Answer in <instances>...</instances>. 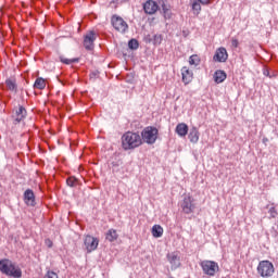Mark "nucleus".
Masks as SVG:
<instances>
[{
  "label": "nucleus",
  "instance_id": "obj_1",
  "mask_svg": "<svg viewBox=\"0 0 278 278\" xmlns=\"http://www.w3.org/2000/svg\"><path fill=\"white\" fill-rule=\"evenodd\" d=\"M142 144V137L138 132L128 131L122 136V147L124 151H131Z\"/></svg>",
  "mask_w": 278,
  "mask_h": 278
},
{
  "label": "nucleus",
  "instance_id": "obj_2",
  "mask_svg": "<svg viewBox=\"0 0 278 278\" xmlns=\"http://www.w3.org/2000/svg\"><path fill=\"white\" fill-rule=\"evenodd\" d=\"M0 270L3 273V275H7L8 277H23V271L21 270V268H16V266L11 263L10 260L0 261Z\"/></svg>",
  "mask_w": 278,
  "mask_h": 278
},
{
  "label": "nucleus",
  "instance_id": "obj_3",
  "mask_svg": "<svg viewBox=\"0 0 278 278\" xmlns=\"http://www.w3.org/2000/svg\"><path fill=\"white\" fill-rule=\"evenodd\" d=\"M157 134H160V131L155 127L148 126L141 131V138L146 144H155Z\"/></svg>",
  "mask_w": 278,
  "mask_h": 278
},
{
  "label": "nucleus",
  "instance_id": "obj_4",
  "mask_svg": "<svg viewBox=\"0 0 278 278\" xmlns=\"http://www.w3.org/2000/svg\"><path fill=\"white\" fill-rule=\"evenodd\" d=\"M257 273L263 278L273 277L275 275V265L270 261H261L257 266Z\"/></svg>",
  "mask_w": 278,
  "mask_h": 278
},
{
  "label": "nucleus",
  "instance_id": "obj_5",
  "mask_svg": "<svg viewBox=\"0 0 278 278\" xmlns=\"http://www.w3.org/2000/svg\"><path fill=\"white\" fill-rule=\"evenodd\" d=\"M200 266L204 275H207V277H214L216 273L220 270L218 263H216L215 261H207V260L202 261L200 263Z\"/></svg>",
  "mask_w": 278,
  "mask_h": 278
},
{
  "label": "nucleus",
  "instance_id": "obj_6",
  "mask_svg": "<svg viewBox=\"0 0 278 278\" xmlns=\"http://www.w3.org/2000/svg\"><path fill=\"white\" fill-rule=\"evenodd\" d=\"M111 23L116 31H119V34H127L129 25L127 24V22H125V20H123V17L113 15L111 18Z\"/></svg>",
  "mask_w": 278,
  "mask_h": 278
},
{
  "label": "nucleus",
  "instance_id": "obj_7",
  "mask_svg": "<svg viewBox=\"0 0 278 278\" xmlns=\"http://www.w3.org/2000/svg\"><path fill=\"white\" fill-rule=\"evenodd\" d=\"M180 207L185 214H192L195 210L194 199L192 197L186 195L180 202Z\"/></svg>",
  "mask_w": 278,
  "mask_h": 278
},
{
  "label": "nucleus",
  "instance_id": "obj_8",
  "mask_svg": "<svg viewBox=\"0 0 278 278\" xmlns=\"http://www.w3.org/2000/svg\"><path fill=\"white\" fill-rule=\"evenodd\" d=\"M94 40H97V33L94 30H90L85 35L84 47L87 51H92L94 49Z\"/></svg>",
  "mask_w": 278,
  "mask_h": 278
},
{
  "label": "nucleus",
  "instance_id": "obj_9",
  "mask_svg": "<svg viewBox=\"0 0 278 278\" xmlns=\"http://www.w3.org/2000/svg\"><path fill=\"white\" fill-rule=\"evenodd\" d=\"M85 247H86L87 253H92V251H97V248L99 247V239L92 236H86Z\"/></svg>",
  "mask_w": 278,
  "mask_h": 278
},
{
  "label": "nucleus",
  "instance_id": "obj_10",
  "mask_svg": "<svg viewBox=\"0 0 278 278\" xmlns=\"http://www.w3.org/2000/svg\"><path fill=\"white\" fill-rule=\"evenodd\" d=\"M159 5L162 8V14L165 20L173 18V11L170 10V3L167 0H159Z\"/></svg>",
  "mask_w": 278,
  "mask_h": 278
},
{
  "label": "nucleus",
  "instance_id": "obj_11",
  "mask_svg": "<svg viewBox=\"0 0 278 278\" xmlns=\"http://www.w3.org/2000/svg\"><path fill=\"white\" fill-rule=\"evenodd\" d=\"M229 59V54L227 53V49L225 47H220L216 50L213 60L214 62H227Z\"/></svg>",
  "mask_w": 278,
  "mask_h": 278
},
{
  "label": "nucleus",
  "instance_id": "obj_12",
  "mask_svg": "<svg viewBox=\"0 0 278 278\" xmlns=\"http://www.w3.org/2000/svg\"><path fill=\"white\" fill-rule=\"evenodd\" d=\"M13 118H14V125H18V123H23V121L27 118V110L25 109V106L20 105L18 109L15 111Z\"/></svg>",
  "mask_w": 278,
  "mask_h": 278
},
{
  "label": "nucleus",
  "instance_id": "obj_13",
  "mask_svg": "<svg viewBox=\"0 0 278 278\" xmlns=\"http://www.w3.org/2000/svg\"><path fill=\"white\" fill-rule=\"evenodd\" d=\"M143 10H144L146 14L153 15V14H155V12H157L160 10V5L157 4V2H155L153 0H148L143 4Z\"/></svg>",
  "mask_w": 278,
  "mask_h": 278
},
{
  "label": "nucleus",
  "instance_id": "obj_14",
  "mask_svg": "<svg viewBox=\"0 0 278 278\" xmlns=\"http://www.w3.org/2000/svg\"><path fill=\"white\" fill-rule=\"evenodd\" d=\"M167 260L169 264L172 265V268L177 269L179 266H181V260L179 258V255H177L176 252H172L167 254Z\"/></svg>",
  "mask_w": 278,
  "mask_h": 278
},
{
  "label": "nucleus",
  "instance_id": "obj_15",
  "mask_svg": "<svg viewBox=\"0 0 278 278\" xmlns=\"http://www.w3.org/2000/svg\"><path fill=\"white\" fill-rule=\"evenodd\" d=\"M24 202L26 203V205H30L31 207L36 205V194H34V190L27 189L24 192Z\"/></svg>",
  "mask_w": 278,
  "mask_h": 278
},
{
  "label": "nucleus",
  "instance_id": "obj_16",
  "mask_svg": "<svg viewBox=\"0 0 278 278\" xmlns=\"http://www.w3.org/2000/svg\"><path fill=\"white\" fill-rule=\"evenodd\" d=\"M181 75H182V81L186 86H188V84H190V81H192V71H190L188 67L184 66L181 68Z\"/></svg>",
  "mask_w": 278,
  "mask_h": 278
},
{
  "label": "nucleus",
  "instance_id": "obj_17",
  "mask_svg": "<svg viewBox=\"0 0 278 278\" xmlns=\"http://www.w3.org/2000/svg\"><path fill=\"white\" fill-rule=\"evenodd\" d=\"M200 136L201 134L199 132V128L193 126L189 131L188 138L190 142H192L193 144H197V142H199Z\"/></svg>",
  "mask_w": 278,
  "mask_h": 278
},
{
  "label": "nucleus",
  "instance_id": "obj_18",
  "mask_svg": "<svg viewBox=\"0 0 278 278\" xmlns=\"http://www.w3.org/2000/svg\"><path fill=\"white\" fill-rule=\"evenodd\" d=\"M175 131L180 138H185V136H188V125L186 123H180L176 126Z\"/></svg>",
  "mask_w": 278,
  "mask_h": 278
},
{
  "label": "nucleus",
  "instance_id": "obj_19",
  "mask_svg": "<svg viewBox=\"0 0 278 278\" xmlns=\"http://www.w3.org/2000/svg\"><path fill=\"white\" fill-rule=\"evenodd\" d=\"M225 79H227V73H225V71L217 70L214 73V81H215V84H223V81H225Z\"/></svg>",
  "mask_w": 278,
  "mask_h": 278
},
{
  "label": "nucleus",
  "instance_id": "obj_20",
  "mask_svg": "<svg viewBox=\"0 0 278 278\" xmlns=\"http://www.w3.org/2000/svg\"><path fill=\"white\" fill-rule=\"evenodd\" d=\"M152 236L153 238H162L164 236V228L160 225H154L152 227Z\"/></svg>",
  "mask_w": 278,
  "mask_h": 278
},
{
  "label": "nucleus",
  "instance_id": "obj_21",
  "mask_svg": "<svg viewBox=\"0 0 278 278\" xmlns=\"http://www.w3.org/2000/svg\"><path fill=\"white\" fill-rule=\"evenodd\" d=\"M105 238L109 242H114L115 240H118V232H116L115 229H109Z\"/></svg>",
  "mask_w": 278,
  "mask_h": 278
},
{
  "label": "nucleus",
  "instance_id": "obj_22",
  "mask_svg": "<svg viewBox=\"0 0 278 278\" xmlns=\"http://www.w3.org/2000/svg\"><path fill=\"white\" fill-rule=\"evenodd\" d=\"M66 185L70 188H77V186H79V179H77L75 176H70L66 179Z\"/></svg>",
  "mask_w": 278,
  "mask_h": 278
},
{
  "label": "nucleus",
  "instance_id": "obj_23",
  "mask_svg": "<svg viewBox=\"0 0 278 278\" xmlns=\"http://www.w3.org/2000/svg\"><path fill=\"white\" fill-rule=\"evenodd\" d=\"M34 88H37L38 90H45L47 88V83L43 78H37L34 84Z\"/></svg>",
  "mask_w": 278,
  "mask_h": 278
},
{
  "label": "nucleus",
  "instance_id": "obj_24",
  "mask_svg": "<svg viewBox=\"0 0 278 278\" xmlns=\"http://www.w3.org/2000/svg\"><path fill=\"white\" fill-rule=\"evenodd\" d=\"M147 40H148V42H153V45H162V35H153L152 38L149 35L147 37Z\"/></svg>",
  "mask_w": 278,
  "mask_h": 278
},
{
  "label": "nucleus",
  "instance_id": "obj_25",
  "mask_svg": "<svg viewBox=\"0 0 278 278\" xmlns=\"http://www.w3.org/2000/svg\"><path fill=\"white\" fill-rule=\"evenodd\" d=\"M189 64L191 66H199V64H201V58H199V55H197V54H192L189 58Z\"/></svg>",
  "mask_w": 278,
  "mask_h": 278
},
{
  "label": "nucleus",
  "instance_id": "obj_26",
  "mask_svg": "<svg viewBox=\"0 0 278 278\" xmlns=\"http://www.w3.org/2000/svg\"><path fill=\"white\" fill-rule=\"evenodd\" d=\"M5 85L8 87L9 90L15 91L16 92V80L9 78L5 80Z\"/></svg>",
  "mask_w": 278,
  "mask_h": 278
},
{
  "label": "nucleus",
  "instance_id": "obj_27",
  "mask_svg": "<svg viewBox=\"0 0 278 278\" xmlns=\"http://www.w3.org/2000/svg\"><path fill=\"white\" fill-rule=\"evenodd\" d=\"M191 8L197 14H201V3L199 0H191Z\"/></svg>",
  "mask_w": 278,
  "mask_h": 278
},
{
  "label": "nucleus",
  "instance_id": "obj_28",
  "mask_svg": "<svg viewBox=\"0 0 278 278\" xmlns=\"http://www.w3.org/2000/svg\"><path fill=\"white\" fill-rule=\"evenodd\" d=\"M60 62H62L63 64H77V62H79V59L78 58L66 59L64 56H60Z\"/></svg>",
  "mask_w": 278,
  "mask_h": 278
},
{
  "label": "nucleus",
  "instance_id": "obj_29",
  "mask_svg": "<svg viewBox=\"0 0 278 278\" xmlns=\"http://www.w3.org/2000/svg\"><path fill=\"white\" fill-rule=\"evenodd\" d=\"M138 47H140V43L138 42V39H130L128 41V48L131 49V51L138 50Z\"/></svg>",
  "mask_w": 278,
  "mask_h": 278
},
{
  "label": "nucleus",
  "instance_id": "obj_30",
  "mask_svg": "<svg viewBox=\"0 0 278 278\" xmlns=\"http://www.w3.org/2000/svg\"><path fill=\"white\" fill-rule=\"evenodd\" d=\"M43 278H60L55 271L48 270Z\"/></svg>",
  "mask_w": 278,
  "mask_h": 278
},
{
  "label": "nucleus",
  "instance_id": "obj_31",
  "mask_svg": "<svg viewBox=\"0 0 278 278\" xmlns=\"http://www.w3.org/2000/svg\"><path fill=\"white\" fill-rule=\"evenodd\" d=\"M268 212H269L271 218H277L278 213H277V208H275V206H271Z\"/></svg>",
  "mask_w": 278,
  "mask_h": 278
},
{
  "label": "nucleus",
  "instance_id": "obj_32",
  "mask_svg": "<svg viewBox=\"0 0 278 278\" xmlns=\"http://www.w3.org/2000/svg\"><path fill=\"white\" fill-rule=\"evenodd\" d=\"M239 45H240V42L238 41L237 38L231 39V46L235 47V49H238Z\"/></svg>",
  "mask_w": 278,
  "mask_h": 278
},
{
  "label": "nucleus",
  "instance_id": "obj_33",
  "mask_svg": "<svg viewBox=\"0 0 278 278\" xmlns=\"http://www.w3.org/2000/svg\"><path fill=\"white\" fill-rule=\"evenodd\" d=\"M200 3H201V5H210V4H212V0H198Z\"/></svg>",
  "mask_w": 278,
  "mask_h": 278
},
{
  "label": "nucleus",
  "instance_id": "obj_34",
  "mask_svg": "<svg viewBox=\"0 0 278 278\" xmlns=\"http://www.w3.org/2000/svg\"><path fill=\"white\" fill-rule=\"evenodd\" d=\"M48 247H49V249H51V247H53V242H51V240H48Z\"/></svg>",
  "mask_w": 278,
  "mask_h": 278
},
{
  "label": "nucleus",
  "instance_id": "obj_35",
  "mask_svg": "<svg viewBox=\"0 0 278 278\" xmlns=\"http://www.w3.org/2000/svg\"><path fill=\"white\" fill-rule=\"evenodd\" d=\"M91 75H92L93 77H97V73H92Z\"/></svg>",
  "mask_w": 278,
  "mask_h": 278
}]
</instances>
